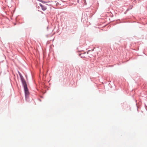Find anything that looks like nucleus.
I'll return each mask as SVG.
<instances>
[{"mask_svg":"<svg viewBox=\"0 0 147 147\" xmlns=\"http://www.w3.org/2000/svg\"><path fill=\"white\" fill-rule=\"evenodd\" d=\"M25 93L26 96V97L29 94V92L28 91V89L27 87L24 88Z\"/></svg>","mask_w":147,"mask_h":147,"instance_id":"obj_1","label":"nucleus"},{"mask_svg":"<svg viewBox=\"0 0 147 147\" xmlns=\"http://www.w3.org/2000/svg\"><path fill=\"white\" fill-rule=\"evenodd\" d=\"M78 2H79V1H78Z\"/></svg>","mask_w":147,"mask_h":147,"instance_id":"obj_4","label":"nucleus"},{"mask_svg":"<svg viewBox=\"0 0 147 147\" xmlns=\"http://www.w3.org/2000/svg\"><path fill=\"white\" fill-rule=\"evenodd\" d=\"M39 5L41 7L43 10L45 11L47 9V7L43 5L40 3L39 4Z\"/></svg>","mask_w":147,"mask_h":147,"instance_id":"obj_2","label":"nucleus"},{"mask_svg":"<svg viewBox=\"0 0 147 147\" xmlns=\"http://www.w3.org/2000/svg\"><path fill=\"white\" fill-rule=\"evenodd\" d=\"M22 82L24 86V88L27 87L26 82L24 80H22Z\"/></svg>","mask_w":147,"mask_h":147,"instance_id":"obj_3","label":"nucleus"}]
</instances>
